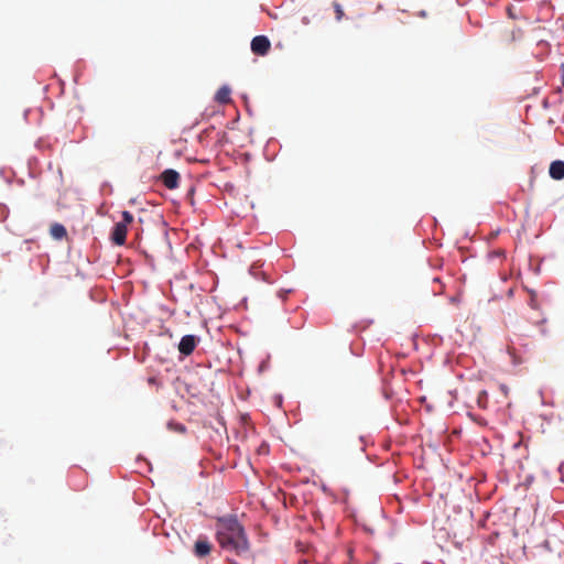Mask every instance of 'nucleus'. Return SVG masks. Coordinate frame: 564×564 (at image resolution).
I'll use <instances>...</instances> for the list:
<instances>
[{
  "instance_id": "f257e3e1",
  "label": "nucleus",
  "mask_w": 564,
  "mask_h": 564,
  "mask_svg": "<svg viewBox=\"0 0 564 564\" xmlns=\"http://www.w3.org/2000/svg\"><path fill=\"white\" fill-rule=\"evenodd\" d=\"M216 540L221 549L241 556L249 551L243 525L236 517H223L216 522Z\"/></svg>"
},
{
  "instance_id": "f03ea898",
  "label": "nucleus",
  "mask_w": 564,
  "mask_h": 564,
  "mask_svg": "<svg viewBox=\"0 0 564 564\" xmlns=\"http://www.w3.org/2000/svg\"><path fill=\"white\" fill-rule=\"evenodd\" d=\"M271 43L264 35H257L251 41V51L253 54L264 56L269 53Z\"/></svg>"
},
{
  "instance_id": "7ed1b4c3",
  "label": "nucleus",
  "mask_w": 564,
  "mask_h": 564,
  "mask_svg": "<svg viewBox=\"0 0 564 564\" xmlns=\"http://www.w3.org/2000/svg\"><path fill=\"white\" fill-rule=\"evenodd\" d=\"M198 338L194 335H185L178 344V351L184 356H189L195 350Z\"/></svg>"
},
{
  "instance_id": "20e7f679",
  "label": "nucleus",
  "mask_w": 564,
  "mask_h": 564,
  "mask_svg": "<svg viewBox=\"0 0 564 564\" xmlns=\"http://www.w3.org/2000/svg\"><path fill=\"white\" fill-rule=\"evenodd\" d=\"M128 227L124 224L117 223L111 231V241L117 246L126 243Z\"/></svg>"
},
{
  "instance_id": "39448f33",
  "label": "nucleus",
  "mask_w": 564,
  "mask_h": 564,
  "mask_svg": "<svg viewBox=\"0 0 564 564\" xmlns=\"http://www.w3.org/2000/svg\"><path fill=\"white\" fill-rule=\"evenodd\" d=\"M161 180L165 187L173 189L178 185L180 174L174 170H165L161 174Z\"/></svg>"
},
{
  "instance_id": "423d86ee",
  "label": "nucleus",
  "mask_w": 564,
  "mask_h": 564,
  "mask_svg": "<svg viewBox=\"0 0 564 564\" xmlns=\"http://www.w3.org/2000/svg\"><path fill=\"white\" fill-rule=\"evenodd\" d=\"M212 551V544L207 538H199L194 545V553L198 557L207 556Z\"/></svg>"
},
{
  "instance_id": "0eeeda50",
  "label": "nucleus",
  "mask_w": 564,
  "mask_h": 564,
  "mask_svg": "<svg viewBox=\"0 0 564 564\" xmlns=\"http://www.w3.org/2000/svg\"><path fill=\"white\" fill-rule=\"evenodd\" d=\"M550 175L554 180H562L564 177V162L554 161L550 165Z\"/></svg>"
},
{
  "instance_id": "6e6552de",
  "label": "nucleus",
  "mask_w": 564,
  "mask_h": 564,
  "mask_svg": "<svg viewBox=\"0 0 564 564\" xmlns=\"http://www.w3.org/2000/svg\"><path fill=\"white\" fill-rule=\"evenodd\" d=\"M230 93L231 91L227 86H223L217 90L215 95V100L219 104H228L231 101Z\"/></svg>"
},
{
  "instance_id": "1a4fd4ad",
  "label": "nucleus",
  "mask_w": 564,
  "mask_h": 564,
  "mask_svg": "<svg viewBox=\"0 0 564 564\" xmlns=\"http://www.w3.org/2000/svg\"><path fill=\"white\" fill-rule=\"evenodd\" d=\"M50 232H51L52 237L57 240L65 238L67 235L65 227L61 224H53L51 226Z\"/></svg>"
},
{
  "instance_id": "9d476101",
  "label": "nucleus",
  "mask_w": 564,
  "mask_h": 564,
  "mask_svg": "<svg viewBox=\"0 0 564 564\" xmlns=\"http://www.w3.org/2000/svg\"><path fill=\"white\" fill-rule=\"evenodd\" d=\"M522 37H523V32L522 31H514V30H512L510 32V34L506 35L503 41L507 42V43H511V42L516 41L517 39H522Z\"/></svg>"
},
{
  "instance_id": "9b49d317",
  "label": "nucleus",
  "mask_w": 564,
  "mask_h": 564,
  "mask_svg": "<svg viewBox=\"0 0 564 564\" xmlns=\"http://www.w3.org/2000/svg\"><path fill=\"white\" fill-rule=\"evenodd\" d=\"M167 427H169V430L177 432V433H185V431H186V427L183 424L175 423V422H169Z\"/></svg>"
},
{
  "instance_id": "f8f14e48",
  "label": "nucleus",
  "mask_w": 564,
  "mask_h": 564,
  "mask_svg": "<svg viewBox=\"0 0 564 564\" xmlns=\"http://www.w3.org/2000/svg\"><path fill=\"white\" fill-rule=\"evenodd\" d=\"M133 221V215L127 210L122 212V220L119 224H124L126 227Z\"/></svg>"
},
{
  "instance_id": "ddd939ff",
  "label": "nucleus",
  "mask_w": 564,
  "mask_h": 564,
  "mask_svg": "<svg viewBox=\"0 0 564 564\" xmlns=\"http://www.w3.org/2000/svg\"><path fill=\"white\" fill-rule=\"evenodd\" d=\"M334 10H335V13H336V20L337 21H340L344 17V11H343V8L339 3L337 2H334Z\"/></svg>"
},
{
  "instance_id": "4468645a",
  "label": "nucleus",
  "mask_w": 564,
  "mask_h": 564,
  "mask_svg": "<svg viewBox=\"0 0 564 564\" xmlns=\"http://www.w3.org/2000/svg\"><path fill=\"white\" fill-rule=\"evenodd\" d=\"M507 12H508V15L511 18V19H516L517 15H516V8L513 6H509L507 8Z\"/></svg>"
},
{
  "instance_id": "2eb2a0df",
  "label": "nucleus",
  "mask_w": 564,
  "mask_h": 564,
  "mask_svg": "<svg viewBox=\"0 0 564 564\" xmlns=\"http://www.w3.org/2000/svg\"><path fill=\"white\" fill-rule=\"evenodd\" d=\"M561 72H562V83L564 86V63L561 65Z\"/></svg>"
}]
</instances>
